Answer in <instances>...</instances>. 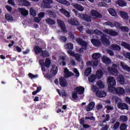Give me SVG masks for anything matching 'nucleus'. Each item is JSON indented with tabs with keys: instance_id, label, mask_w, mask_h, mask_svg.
I'll list each match as a JSON object with an SVG mask.
<instances>
[{
	"instance_id": "55",
	"label": "nucleus",
	"mask_w": 130,
	"mask_h": 130,
	"mask_svg": "<svg viewBox=\"0 0 130 130\" xmlns=\"http://www.w3.org/2000/svg\"><path fill=\"white\" fill-rule=\"evenodd\" d=\"M107 52L108 54H109L111 56H112L114 55V52H113V51L108 49L107 50Z\"/></svg>"
},
{
	"instance_id": "1",
	"label": "nucleus",
	"mask_w": 130,
	"mask_h": 130,
	"mask_svg": "<svg viewBox=\"0 0 130 130\" xmlns=\"http://www.w3.org/2000/svg\"><path fill=\"white\" fill-rule=\"evenodd\" d=\"M108 89L110 92H116L118 95H123L124 94V89L122 87L116 88L114 87L116 85V81L114 77L109 76L108 78Z\"/></svg>"
},
{
	"instance_id": "16",
	"label": "nucleus",
	"mask_w": 130,
	"mask_h": 130,
	"mask_svg": "<svg viewBox=\"0 0 130 130\" xmlns=\"http://www.w3.org/2000/svg\"><path fill=\"white\" fill-rule=\"evenodd\" d=\"M91 42L96 47L101 46V42L100 40L96 39H92L91 40Z\"/></svg>"
},
{
	"instance_id": "27",
	"label": "nucleus",
	"mask_w": 130,
	"mask_h": 130,
	"mask_svg": "<svg viewBox=\"0 0 130 130\" xmlns=\"http://www.w3.org/2000/svg\"><path fill=\"white\" fill-rule=\"evenodd\" d=\"M34 51L36 53V54H39V53H41L42 51V48H40V47L38 46H35L34 47Z\"/></svg>"
},
{
	"instance_id": "32",
	"label": "nucleus",
	"mask_w": 130,
	"mask_h": 130,
	"mask_svg": "<svg viewBox=\"0 0 130 130\" xmlns=\"http://www.w3.org/2000/svg\"><path fill=\"white\" fill-rule=\"evenodd\" d=\"M121 67L124 70V71H126L127 72H130V67L127 64H124L123 62H121Z\"/></svg>"
},
{
	"instance_id": "28",
	"label": "nucleus",
	"mask_w": 130,
	"mask_h": 130,
	"mask_svg": "<svg viewBox=\"0 0 130 130\" xmlns=\"http://www.w3.org/2000/svg\"><path fill=\"white\" fill-rule=\"evenodd\" d=\"M102 60L104 63H106V64H109L110 62H111V60L110 58H108L106 56H103L102 57Z\"/></svg>"
},
{
	"instance_id": "4",
	"label": "nucleus",
	"mask_w": 130,
	"mask_h": 130,
	"mask_svg": "<svg viewBox=\"0 0 130 130\" xmlns=\"http://www.w3.org/2000/svg\"><path fill=\"white\" fill-rule=\"evenodd\" d=\"M58 26L60 27L63 33H67L68 30H67V27H66V24H64V22L60 19H58L57 20Z\"/></svg>"
},
{
	"instance_id": "47",
	"label": "nucleus",
	"mask_w": 130,
	"mask_h": 130,
	"mask_svg": "<svg viewBox=\"0 0 130 130\" xmlns=\"http://www.w3.org/2000/svg\"><path fill=\"white\" fill-rule=\"evenodd\" d=\"M122 24L121 23L118 22L117 21H115V27L117 28V29H121V26Z\"/></svg>"
},
{
	"instance_id": "34",
	"label": "nucleus",
	"mask_w": 130,
	"mask_h": 130,
	"mask_svg": "<svg viewBox=\"0 0 130 130\" xmlns=\"http://www.w3.org/2000/svg\"><path fill=\"white\" fill-rule=\"evenodd\" d=\"M74 7L76 9V10H78L80 12H83V11H84V7H83L81 5L75 4L74 5Z\"/></svg>"
},
{
	"instance_id": "13",
	"label": "nucleus",
	"mask_w": 130,
	"mask_h": 130,
	"mask_svg": "<svg viewBox=\"0 0 130 130\" xmlns=\"http://www.w3.org/2000/svg\"><path fill=\"white\" fill-rule=\"evenodd\" d=\"M110 49L112 50H115L116 51H120L121 50V47L116 44H113L109 47Z\"/></svg>"
},
{
	"instance_id": "35",
	"label": "nucleus",
	"mask_w": 130,
	"mask_h": 130,
	"mask_svg": "<svg viewBox=\"0 0 130 130\" xmlns=\"http://www.w3.org/2000/svg\"><path fill=\"white\" fill-rule=\"evenodd\" d=\"M109 13L113 17H117V13L113 8H110L109 10Z\"/></svg>"
},
{
	"instance_id": "44",
	"label": "nucleus",
	"mask_w": 130,
	"mask_h": 130,
	"mask_svg": "<svg viewBox=\"0 0 130 130\" xmlns=\"http://www.w3.org/2000/svg\"><path fill=\"white\" fill-rule=\"evenodd\" d=\"M57 2L60 4H62V5H66V6L70 5V2L67 1V0H57Z\"/></svg>"
},
{
	"instance_id": "46",
	"label": "nucleus",
	"mask_w": 130,
	"mask_h": 130,
	"mask_svg": "<svg viewBox=\"0 0 130 130\" xmlns=\"http://www.w3.org/2000/svg\"><path fill=\"white\" fill-rule=\"evenodd\" d=\"M48 15L50 16V18H55V17H56V14H55V12L51 11H49Z\"/></svg>"
},
{
	"instance_id": "11",
	"label": "nucleus",
	"mask_w": 130,
	"mask_h": 130,
	"mask_svg": "<svg viewBox=\"0 0 130 130\" xmlns=\"http://www.w3.org/2000/svg\"><path fill=\"white\" fill-rule=\"evenodd\" d=\"M117 106L119 109H121L122 110L124 109L126 110H128V106H127V105H126L125 103H119L117 104Z\"/></svg>"
},
{
	"instance_id": "19",
	"label": "nucleus",
	"mask_w": 130,
	"mask_h": 130,
	"mask_svg": "<svg viewBox=\"0 0 130 130\" xmlns=\"http://www.w3.org/2000/svg\"><path fill=\"white\" fill-rule=\"evenodd\" d=\"M19 11L20 13H21V14L22 15V16H24L25 17L26 16H28V15H29V11L28 10H26V9H25L24 8H19Z\"/></svg>"
},
{
	"instance_id": "31",
	"label": "nucleus",
	"mask_w": 130,
	"mask_h": 130,
	"mask_svg": "<svg viewBox=\"0 0 130 130\" xmlns=\"http://www.w3.org/2000/svg\"><path fill=\"white\" fill-rule=\"evenodd\" d=\"M42 64H44V66H46V68H47L48 69V68L50 67V64H51V61L49 58H47L45 62H43Z\"/></svg>"
},
{
	"instance_id": "36",
	"label": "nucleus",
	"mask_w": 130,
	"mask_h": 130,
	"mask_svg": "<svg viewBox=\"0 0 130 130\" xmlns=\"http://www.w3.org/2000/svg\"><path fill=\"white\" fill-rule=\"evenodd\" d=\"M97 78V77L95 75H92L88 77V81L90 83H94L95 80Z\"/></svg>"
},
{
	"instance_id": "61",
	"label": "nucleus",
	"mask_w": 130,
	"mask_h": 130,
	"mask_svg": "<svg viewBox=\"0 0 130 130\" xmlns=\"http://www.w3.org/2000/svg\"><path fill=\"white\" fill-rule=\"evenodd\" d=\"M69 36L70 37L71 39H72V40H75V35H74L73 32H70Z\"/></svg>"
},
{
	"instance_id": "43",
	"label": "nucleus",
	"mask_w": 130,
	"mask_h": 130,
	"mask_svg": "<svg viewBox=\"0 0 130 130\" xmlns=\"http://www.w3.org/2000/svg\"><path fill=\"white\" fill-rule=\"evenodd\" d=\"M5 18L7 21H13V16L9 13L5 14Z\"/></svg>"
},
{
	"instance_id": "6",
	"label": "nucleus",
	"mask_w": 130,
	"mask_h": 130,
	"mask_svg": "<svg viewBox=\"0 0 130 130\" xmlns=\"http://www.w3.org/2000/svg\"><path fill=\"white\" fill-rule=\"evenodd\" d=\"M101 40L104 44H106V45H109L110 44V41L107 39V35L105 34H103L101 37Z\"/></svg>"
},
{
	"instance_id": "63",
	"label": "nucleus",
	"mask_w": 130,
	"mask_h": 130,
	"mask_svg": "<svg viewBox=\"0 0 130 130\" xmlns=\"http://www.w3.org/2000/svg\"><path fill=\"white\" fill-rule=\"evenodd\" d=\"M125 57H126V58H127L128 59H129V60H130V53H126V54H125Z\"/></svg>"
},
{
	"instance_id": "57",
	"label": "nucleus",
	"mask_w": 130,
	"mask_h": 130,
	"mask_svg": "<svg viewBox=\"0 0 130 130\" xmlns=\"http://www.w3.org/2000/svg\"><path fill=\"white\" fill-rule=\"evenodd\" d=\"M68 53L70 54L71 56H75L76 53H75V52L72 51V50H69L67 51Z\"/></svg>"
},
{
	"instance_id": "62",
	"label": "nucleus",
	"mask_w": 130,
	"mask_h": 130,
	"mask_svg": "<svg viewBox=\"0 0 130 130\" xmlns=\"http://www.w3.org/2000/svg\"><path fill=\"white\" fill-rule=\"evenodd\" d=\"M99 5L100 7H107V4L105 2H101Z\"/></svg>"
},
{
	"instance_id": "17",
	"label": "nucleus",
	"mask_w": 130,
	"mask_h": 130,
	"mask_svg": "<svg viewBox=\"0 0 130 130\" xmlns=\"http://www.w3.org/2000/svg\"><path fill=\"white\" fill-rule=\"evenodd\" d=\"M108 70L109 72L114 76H117L118 74V71H117V69L113 68V67H108Z\"/></svg>"
},
{
	"instance_id": "26",
	"label": "nucleus",
	"mask_w": 130,
	"mask_h": 130,
	"mask_svg": "<svg viewBox=\"0 0 130 130\" xmlns=\"http://www.w3.org/2000/svg\"><path fill=\"white\" fill-rule=\"evenodd\" d=\"M117 80L119 83L121 85H123L124 84V82L125 81V80L124 79V77L122 76V75H120L117 77Z\"/></svg>"
},
{
	"instance_id": "30",
	"label": "nucleus",
	"mask_w": 130,
	"mask_h": 130,
	"mask_svg": "<svg viewBox=\"0 0 130 130\" xmlns=\"http://www.w3.org/2000/svg\"><path fill=\"white\" fill-rule=\"evenodd\" d=\"M104 25H105V26H110L111 28H114V27H115V21L112 22L110 21L106 22L104 23Z\"/></svg>"
},
{
	"instance_id": "37",
	"label": "nucleus",
	"mask_w": 130,
	"mask_h": 130,
	"mask_svg": "<svg viewBox=\"0 0 130 130\" xmlns=\"http://www.w3.org/2000/svg\"><path fill=\"white\" fill-rule=\"evenodd\" d=\"M98 79H101L103 76V72L101 70H99L96 72V75H95Z\"/></svg>"
},
{
	"instance_id": "24",
	"label": "nucleus",
	"mask_w": 130,
	"mask_h": 130,
	"mask_svg": "<svg viewBox=\"0 0 130 130\" xmlns=\"http://www.w3.org/2000/svg\"><path fill=\"white\" fill-rule=\"evenodd\" d=\"M60 12L61 13V14L64 15L66 17H67V18H70V17H71V14L70 12L63 8L60 9Z\"/></svg>"
},
{
	"instance_id": "5",
	"label": "nucleus",
	"mask_w": 130,
	"mask_h": 130,
	"mask_svg": "<svg viewBox=\"0 0 130 130\" xmlns=\"http://www.w3.org/2000/svg\"><path fill=\"white\" fill-rule=\"evenodd\" d=\"M86 32L87 34L89 35H92V34H95V35H101V34H103L102 31L98 30V29H94V30L92 29H89L86 30Z\"/></svg>"
},
{
	"instance_id": "15",
	"label": "nucleus",
	"mask_w": 130,
	"mask_h": 130,
	"mask_svg": "<svg viewBox=\"0 0 130 130\" xmlns=\"http://www.w3.org/2000/svg\"><path fill=\"white\" fill-rule=\"evenodd\" d=\"M106 91H102L101 90L96 91L95 93L96 96L97 97H99V98H103L106 96Z\"/></svg>"
},
{
	"instance_id": "53",
	"label": "nucleus",
	"mask_w": 130,
	"mask_h": 130,
	"mask_svg": "<svg viewBox=\"0 0 130 130\" xmlns=\"http://www.w3.org/2000/svg\"><path fill=\"white\" fill-rule=\"evenodd\" d=\"M22 6L29 7V6H31V4L30 3H29V2L27 1V0H24V1H23V3H22Z\"/></svg>"
},
{
	"instance_id": "51",
	"label": "nucleus",
	"mask_w": 130,
	"mask_h": 130,
	"mask_svg": "<svg viewBox=\"0 0 130 130\" xmlns=\"http://www.w3.org/2000/svg\"><path fill=\"white\" fill-rule=\"evenodd\" d=\"M59 39L60 41H62V42H67L68 41V39L67 38L66 36H60Z\"/></svg>"
},
{
	"instance_id": "59",
	"label": "nucleus",
	"mask_w": 130,
	"mask_h": 130,
	"mask_svg": "<svg viewBox=\"0 0 130 130\" xmlns=\"http://www.w3.org/2000/svg\"><path fill=\"white\" fill-rule=\"evenodd\" d=\"M67 46L69 50H73V49H74V45L72 43L68 44Z\"/></svg>"
},
{
	"instance_id": "41",
	"label": "nucleus",
	"mask_w": 130,
	"mask_h": 130,
	"mask_svg": "<svg viewBox=\"0 0 130 130\" xmlns=\"http://www.w3.org/2000/svg\"><path fill=\"white\" fill-rule=\"evenodd\" d=\"M120 119L122 122H125V121H127L128 120V118L127 116L125 115H121L120 116Z\"/></svg>"
},
{
	"instance_id": "42",
	"label": "nucleus",
	"mask_w": 130,
	"mask_h": 130,
	"mask_svg": "<svg viewBox=\"0 0 130 130\" xmlns=\"http://www.w3.org/2000/svg\"><path fill=\"white\" fill-rule=\"evenodd\" d=\"M96 84L99 89H103L104 88V84H103V82L101 80L98 81Z\"/></svg>"
},
{
	"instance_id": "60",
	"label": "nucleus",
	"mask_w": 130,
	"mask_h": 130,
	"mask_svg": "<svg viewBox=\"0 0 130 130\" xmlns=\"http://www.w3.org/2000/svg\"><path fill=\"white\" fill-rule=\"evenodd\" d=\"M6 9H7V11H8V12H12V10H13V8L9 6V5H7L6 7H5Z\"/></svg>"
},
{
	"instance_id": "45",
	"label": "nucleus",
	"mask_w": 130,
	"mask_h": 130,
	"mask_svg": "<svg viewBox=\"0 0 130 130\" xmlns=\"http://www.w3.org/2000/svg\"><path fill=\"white\" fill-rule=\"evenodd\" d=\"M74 57L75 58L76 60H77L79 62H80L82 60L81 55L78 53L75 54V55H74Z\"/></svg>"
},
{
	"instance_id": "29",
	"label": "nucleus",
	"mask_w": 130,
	"mask_h": 130,
	"mask_svg": "<svg viewBox=\"0 0 130 130\" xmlns=\"http://www.w3.org/2000/svg\"><path fill=\"white\" fill-rule=\"evenodd\" d=\"M92 59L94 60H99V58L101 57V54L100 53H94L92 55Z\"/></svg>"
},
{
	"instance_id": "21",
	"label": "nucleus",
	"mask_w": 130,
	"mask_h": 130,
	"mask_svg": "<svg viewBox=\"0 0 130 130\" xmlns=\"http://www.w3.org/2000/svg\"><path fill=\"white\" fill-rule=\"evenodd\" d=\"M64 73L65 78H70V77L74 76V73L70 72L68 68L64 69Z\"/></svg>"
},
{
	"instance_id": "38",
	"label": "nucleus",
	"mask_w": 130,
	"mask_h": 130,
	"mask_svg": "<svg viewBox=\"0 0 130 130\" xmlns=\"http://www.w3.org/2000/svg\"><path fill=\"white\" fill-rule=\"evenodd\" d=\"M121 46H123V47H124L126 49H128V50H129L130 51V45L129 44L127 43H125V42H122L121 43Z\"/></svg>"
},
{
	"instance_id": "18",
	"label": "nucleus",
	"mask_w": 130,
	"mask_h": 130,
	"mask_svg": "<svg viewBox=\"0 0 130 130\" xmlns=\"http://www.w3.org/2000/svg\"><path fill=\"white\" fill-rule=\"evenodd\" d=\"M116 5H118L119 7H121V8H123V7H126L127 5L126 2L124 0H117L116 1Z\"/></svg>"
},
{
	"instance_id": "22",
	"label": "nucleus",
	"mask_w": 130,
	"mask_h": 130,
	"mask_svg": "<svg viewBox=\"0 0 130 130\" xmlns=\"http://www.w3.org/2000/svg\"><path fill=\"white\" fill-rule=\"evenodd\" d=\"M75 90L79 95L84 94V92H85V88L83 86H77Z\"/></svg>"
},
{
	"instance_id": "10",
	"label": "nucleus",
	"mask_w": 130,
	"mask_h": 130,
	"mask_svg": "<svg viewBox=\"0 0 130 130\" xmlns=\"http://www.w3.org/2000/svg\"><path fill=\"white\" fill-rule=\"evenodd\" d=\"M95 107V102H91L88 104L86 107L85 109L86 111H91V110H93L94 108Z\"/></svg>"
},
{
	"instance_id": "64",
	"label": "nucleus",
	"mask_w": 130,
	"mask_h": 130,
	"mask_svg": "<svg viewBox=\"0 0 130 130\" xmlns=\"http://www.w3.org/2000/svg\"><path fill=\"white\" fill-rule=\"evenodd\" d=\"M125 102H126L128 104L130 105V98L128 96H126L125 98Z\"/></svg>"
},
{
	"instance_id": "8",
	"label": "nucleus",
	"mask_w": 130,
	"mask_h": 130,
	"mask_svg": "<svg viewBox=\"0 0 130 130\" xmlns=\"http://www.w3.org/2000/svg\"><path fill=\"white\" fill-rule=\"evenodd\" d=\"M44 9H50V5L53 4L52 0H43Z\"/></svg>"
},
{
	"instance_id": "52",
	"label": "nucleus",
	"mask_w": 130,
	"mask_h": 130,
	"mask_svg": "<svg viewBox=\"0 0 130 130\" xmlns=\"http://www.w3.org/2000/svg\"><path fill=\"white\" fill-rule=\"evenodd\" d=\"M120 124V123L119 122H116L113 126V129L114 130H116L119 127V125Z\"/></svg>"
},
{
	"instance_id": "48",
	"label": "nucleus",
	"mask_w": 130,
	"mask_h": 130,
	"mask_svg": "<svg viewBox=\"0 0 130 130\" xmlns=\"http://www.w3.org/2000/svg\"><path fill=\"white\" fill-rule=\"evenodd\" d=\"M29 13L31 16H32V17H35L37 15L36 11H35V10L32 8L30 9Z\"/></svg>"
},
{
	"instance_id": "3",
	"label": "nucleus",
	"mask_w": 130,
	"mask_h": 130,
	"mask_svg": "<svg viewBox=\"0 0 130 130\" xmlns=\"http://www.w3.org/2000/svg\"><path fill=\"white\" fill-rule=\"evenodd\" d=\"M76 41L78 43V44H80V45H81V46L83 47L84 50H86V49H87V47H88V46L86 41H83L81 38L76 39Z\"/></svg>"
},
{
	"instance_id": "14",
	"label": "nucleus",
	"mask_w": 130,
	"mask_h": 130,
	"mask_svg": "<svg viewBox=\"0 0 130 130\" xmlns=\"http://www.w3.org/2000/svg\"><path fill=\"white\" fill-rule=\"evenodd\" d=\"M80 17L84 21L90 22L92 20L91 19V16L87 14H80Z\"/></svg>"
},
{
	"instance_id": "50",
	"label": "nucleus",
	"mask_w": 130,
	"mask_h": 130,
	"mask_svg": "<svg viewBox=\"0 0 130 130\" xmlns=\"http://www.w3.org/2000/svg\"><path fill=\"white\" fill-rule=\"evenodd\" d=\"M120 30L123 32H128V31H129V28H128V27L127 26H122Z\"/></svg>"
},
{
	"instance_id": "23",
	"label": "nucleus",
	"mask_w": 130,
	"mask_h": 130,
	"mask_svg": "<svg viewBox=\"0 0 130 130\" xmlns=\"http://www.w3.org/2000/svg\"><path fill=\"white\" fill-rule=\"evenodd\" d=\"M120 16L123 20H128V14L124 11H120Z\"/></svg>"
},
{
	"instance_id": "20",
	"label": "nucleus",
	"mask_w": 130,
	"mask_h": 130,
	"mask_svg": "<svg viewBox=\"0 0 130 130\" xmlns=\"http://www.w3.org/2000/svg\"><path fill=\"white\" fill-rule=\"evenodd\" d=\"M99 62V60H94L93 61H88L86 63V65L89 67H97L98 66V63Z\"/></svg>"
},
{
	"instance_id": "58",
	"label": "nucleus",
	"mask_w": 130,
	"mask_h": 130,
	"mask_svg": "<svg viewBox=\"0 0 130 130\" xmlns=\"http://www.w3.org/2000/svg\"><path fill=\"white\" fill-rule=\"evenodd\" d=\"M72 98L73 99H78V92H73L72 93Z\"/></svg>"
},
{
	"instance_id": "25",
	"label": "nucleus",
	"mask_w": 130,
	"mask_h": 130,
	"mask_svg": "<svg viewBox=\"0 0 130 130\" xmlns=\"http://www.w3.org/2000/svg\"><path fill=\"white\" fill-rule=\"evenodd\" d=\"M58 69L57 68V66L55 65H53L51 69V73L53 75V76H55L56 74H57V72Z\"/></svg>"
},
{
	"instance_id": "9",
	"label": "nucleus",
	"mask_w": 130,
	"mask_h": 130,
	"mask_svg": "<svg viewBox=\"0 0 130 130\" xmlns=\"http://www.w3.org/2000/svg\"><path fill=\"white\" fill-rule=\"evenodd\" d=\"M59 85L61 87H68V81L63 77H61L59 79Z\"/></svg>"
},
{
	"instance_id": "33",
	"label": "nucleus",
	"mask_w": 130,
	"mask_h": 130,
	"mask_svg": "<svg viewBox=\"0 0 130 130\" xmlns=\"http://www.w3.org/2000/svg\"><path fill=\"white\" fill-rule=\"evenodd\" d=\"M41 56H42V57H43L44 58H45V57H49V52H48L46 50H42L41 53Z\"/></svg>"
},
{
	"instance_id": "40",
	"label": "nucleus",
	"mask_w": 130,
	"mask_h": 130,
	"mask_svg": "<svg viewBox=\"0 0 130 130\" xmlns=\"http://www.w3.org/2000/svg\"><path fill=\"white\" fill-rule=\"evenodd\" d=\"M91 72H92V69H91V68H88L86 69L84 72V74L85 75V76H86V77H89V76L91 75Z\"/></svg>"
},
{
	"instance_id": "56",
	"label": "nucleus",
	"mask_w": 130,
	"mask_h": 130,
	"mask_svg": "<svg viewBox=\"0 0 130 130\" xmlns=\"http://www.w3.org/2000/svg\"><path fill=\"white\" fill-rule=\"evenodd\" d=\"M109 119H110V115H109V114H108L106 115V118H105L103 121V123H105V122H106V121H108L109 120Z\"/></svg>"
},
{
	"instance_id": "54",
	"label": "nucleus",
	"mask_w": 130,
	"mask_h": 130,
	"mask_svg": "<svg viewBox=\"0 0 130 130\" xmlns=\"http://www.w3.org/2000/svg\"><path fill=\"white\" fill-rule=\"evenodd\" d=\"M126 127H127V126H126V124H125L124 123H122L121 124V125L120 126V130H126Z\"/></svg>"
},
{
	"instance_id": "12",
	"label": "nucleus",
	"mask_w": 130,
	"mask_h": 130,
	"mask_svg": "<svg viewBox=\"0 0 130 130\" xmlns=\"http://www.w3.org/2000/svg\"><path fill=\"white\" fill-rule=\"evenodd\" d=\"M69 23L73 26H79L80 25V22L76 19L71 18L69 21Z\"/></svg>"
},
{
	"instance_id": "2",
	"label": "nucleus",
	"mask_w": 130,
	"mask_h": 130,
	"mask_svg": "<svg viewBox=\"0 0 130 130\" xmlns=\"http://www.w3.org/2000/svg\"><path fill=\"white\" fill-rule=\"evenodd\" d=\"M103 32L106 33V34H108L110 36H113L114 37L118 35V32L115 30H113L112 29L106 28L103 30Z\"/></svg>"
},
{
	"instance_id": "49",
	"label": "nucleus",
	"mask_w": 130,
	"mask_h": 130,
	"mask_svg": "<svg viewBox=\"0 0 130 130\" xmlns=\"http://www.w3.org/2000/svg\"><path fill=\"white\" fill-rule=\"evenodd\" d=\"M29 78L32 80V79H36V78H38V75H35L32 73H29L28 75Z\"/></svg>"
},
{
	"instance_id": "39",
	"label": "nucleus",
	"mask_w": 130,
	"mask_h": 130,
	"mask_svg": "<svg viewBox=\"0 0 130 130\" xmlns=\"http://www.w3.org/2000/svg\"><path fill=\"white\" fill-rule=\"evenodd\" d=\"M47 24L49 25H54L55 24V20H52L51 18H48L46 19Z\"/></svg>"
},
{
	"instance_id": "7",
	"label": "nucleus",
	"mask_w": 130,
	"mask_h": 130,
	"mask_svg": "<svg viewBox=\"0 0 130 130\" xmlns=\"http://www.w3.org/2000/svg\"><path fill=\"white\" fill-rule=\"evenodd\" d=\"M90 14L92 17H94V19L102 18V15L100 13L98 12V11L94 9L91 11Z\"/></svg>"
}]
</instances>
